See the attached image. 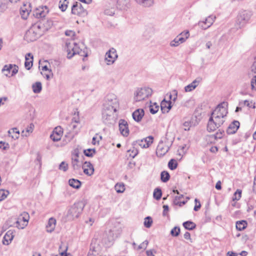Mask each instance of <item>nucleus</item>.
<instances>
[{
  "label": "nucleus",
  "instance_id": "f257e3e1",
  "mask_svg": "<svg viewBox=\"0 0 256 256\" xmlns=\"http://www.w3.org/2000/svg\"><path fill=\"white\" fill-rule=\"evenodd\" d=\"M42 28L40 24L36 23L26 31L24 38L28 42L34 41L42 34Z\"/></svg>",
  "mask_w": 256,
  "mask_h": 256
},
{
  "label": "nucleus",
  "instance_id": "f03ea898",
  "mask_svg": "<svg viewBox=\"0 0 256 256\" xmlns=\"http://www.w3.org/2000/svg\"><path fill=\"white\" fill-rule=\"evenodd\" d=\"M84 206V202L82 201H79L74 203L68 210V216H70L72 218H78L82 212Z\"/></svg>",
  "mask_w": 256,
  "mask_h": 256
},
{
  "label": "nucleus",
  "instance_id": "7ed1b4c3",
  "mask_svg": "<svg viewBox=\"0 0 256 256\" xmlns=\"http://www.w3.org/2000/svg\"><path fill=\"white\" fill-rule=\"evenodd\" d=\"M152 92V88H138L134 93V100L136 102H140L151 96Z\"/></svg>",
  "mask_w": 256,
  "mask_h": 256
},
{
  "label": "nucleus",
  "instance_id": "20e7f679",
  "mask_svg": "<svg viewBox=\"0 0 256 256\" xmlns=\"http://www.w3.org/2000/svg\"><path fill=\"white\" fill-rule=\"evenodd\" d=\"M250 13L243 11L240 12L237 17L236 26L237 28H241L245 26L250 18Z\"/></svg>",
  "mask_w": 256,
  "mask_h": 256
},
{
  "label": "nucleus",
  "instance_id": "39448f33",
  "mask_svg": "<svg viewBox=\"0 0 256 256\" xmlns=\"http://www.w3.org/2000/svg\"><path fill=\"white\" fill-rule=\"evenodd\" d=\"M118 101L116 94L110 93L106 96L104 106L116 110L118 107Z\"/></svg>",
  "mask_w": 256,
  "mask_h": 256
},
{
  "label": "nucleus",
  "instance_id": "423d86ee",
  "mask_svg": "<svg viewBox=\"0 0 256 256\" xmlns=\"http://www.w3.org/2000/svg\"><path fill=\"white\" fill-rule=\"evenodd\" d=\"M224 120L218 118L216 116H210L207 124V130L209 132H214L224 123Z\"/></svg>",
  "mask_w": 256,
  "mask_h": 256
},
{
  "label": "nucleus",
  "instance_id": "0eeeda50",
  "mask_svg": "<svg viewBox=\"0 0 256 256\" xmlns=\"http://www.w3.org/2000/svg\"><path fill=\"white\" fill-rule=\"evenodd\" d=\"M227 109L222 106V104H219L216 108L213 111L211 116H216L218 118L225 121V118L228 114Z\"/></svg>",
  "mask_w": 256,
  "mask_h": 256
},
{
  "label": "nucleus",
  "instance_id": "6e6552de",
  "mask_svg": "<svg viewBox=\"0 0 256 256\" xmlns=\"http://www.w3.org/2000/svg\"><path fill=\"white\" fill-rule=\"evenodd\" d=\"M66 50L67 52V58L69 59L71 58L74 55L78 54L79 52L78 48L80 46L76 42H73L66 43Z\"/></svg>",
  "mask_w": 256,
  "mask_h": 256
},
{
  "label": "nucleus",
  "instance_id": "1a4fd4ad",
  "mask_svg": "<svg viewBox=\"0 0 256 256\" xmlns=\"http://www.w3.org/2000/svg\"><path fill=\"white\" fill-rule=\"evenodd\" d=\"M189 36L188 31L182 32L170 42V46H177L180 44L184 43Z\"/></svg>",
  "mask_w": 256,
  "mask_h": 256
},
{
  "label": "nucleus",
  "instance_id": "9d476101",
  "mask_svg": "<svg viewBox=\"0 0 256 256\" xmlns=\"http://www.w3.org/2000/svg\"><path fill=\"white\" fill-rule=\"evenodd\" d=\"M72 13L80 16H84L87 15V11L79 2H76L72 7Z\"/></svg>",
  "mask_w": 256,
  "mask_h": 256
},
{
  "label": "nucleus",
  "instance_id": "9b49d317",
  "mask_svg": "<svg viewBox=\"0 0 256 256\" xmlns=\"http://www.w3.org/2000/svg\"><path fill=\"white\" fill-rule=\"evenodd\" d=\"M118 58V54L115 48H111L106 54L105 60L108 65L114 63Z\"/></svg>",
  "mask_w": 256,
  "mask_h": 256
},
{
  "label": "nucleus",
  "instance_id": "f8f14e48",
  "mask_svg": "<svg viewBox=\"0 0 256 256\" xmlns=\"http://www.w3.org/2000/svg\"><path fill=\"white\" fill-rule=\"evenodd\" d=\"M116 110L112 109V108H108L104 106L102 112V118L104 122L110 121L112 117L113 114L116 112Z\"/></svg>",
  "mask_w": 256,
  "mask_h": 256
},
{
  "label": "nucleus",
  "instance_id": "ddd939ff",
  "mask_svg": "<svg viewBox=\"0 0 256 256\" xmlns=\"http://www.w3.org/2000/svg\"><path fill=\"white\" fill-rule=\"evenodd\" d=\"M170 146L165 142H160L156 148V153L158 156H162L168 152Z\"/></svg>",
  "mask_w": 256,
  "mask_h": 256
},
{
  "label": "nucleus",
  "instance_id": "4468645a",
  "mask_svg": "<svg viewBox=\"0 0 256 256\" xmlns=\"http://www.w3.org/2000/svg\"><path fill=\"white\" fill-rule=\"evenodd\" d=\"M63 130L61 126H57L54 128L52 134L50 136V138L54 142H58L62 136Z\"/></svg>",
  "mask_w": 256,
  "mask_h": 256
},
{
  "label": "nucleus",
  "instance_id": "2eb2a0df",
  "mask_svg": "<svg viewBox=\"0 0 256 256\" xmlns=\"http://www.w3.org/2000/svg\"><path fill=\"white\" fill-rule=\"evenodd\" d=\"M119 130L120 134L124 136H127L129 134L128 124L126 120L120 119L119 120Z\"/></svg>",
  "mask_w": 256,
  "mask_h": 256
},
{
  "label": "nucleus",
  "instance_id": "dca6fc26",
  "mask_svg": "<svg viewBox=\"0 0 256 256\" xmlns=\"http://www.w3.org/2000/svg\"><path fill=\"white\" fill-rule=\"evenodd\" d=\"M48 12V8L46 6H42L36 9L34 15L37 18H44Z\"/></svg>",
  "mask_w": 256,
  "mask_h": 256
},
{
  "label": "nucleus",
  "instance_id": "f3484780",
  "mask_svg": "<svg viewBox=\"0 0 256 256\" xmlns=\"http://www.w3.org/2000/svg\"><path fill=\"white\" fill-rule=\"evenodd\" d=\"M84 170V172L89 176L93 174L94 172V168L92 164L90 162H85L82 166Z\"/></svg>",
  "mask_w": 256,
  "mask_h": 256
},
{
  "label": "nucleus",
  "instance_id": "a211bd4d",
  "mask_svg": "<svg viewBox=\"0 0 256 256\" xmlns=\"http://www.w3.org/2000/svg\"><path fill=\"white\" fill-rule=\"evenodd\" d=\"M240 122L237 120H234L232 122L226 129V132L228 134H234L236 132L240 127Z\"/></svg>",
  "mask_w": 256,
  "mask_h": 256
},
{
  "label": "nucleus",
  "instance_id": "6ab92c4d",
  "mask_svg": "<svg viewBox=\"0 0 256 256\" xmlns=\"http://www.w3.org/2000/svg\"><path fill=\"white\" fill-rule=\"evenodd\" d=\"M14 237V231L12 230H8L6 234H4L3 240H2V243L4 245H8L12 240H13Z\"/></svg>",
  "mask_w": 256,
  "mask_h": 256
},
{
  "label": "nucleus",
  "instance_id": "aec40b11",
  "mask_svg": "<svg viewBox=\"0 0 256 256\" xmlns=\"http://www.w3.org/2000/svg\"><path fill=\"white\" fill-rule=\"evenodd\" d=\"M144 112L142 108H138L134 110L132 114L134 120L136 122L141 121L144 116Z\"/></svg>",
  "mask_w": 256,
  "mask_h": 256
},
{
  "label": "nucleus",
  "instance_id": "412c9836",
  "mask_svg": "<svg viewBox=\"0 0 256 256\" xmlns=\"http://www.w3.org/2000/svg\"><path fill=\"white\" fill-rule=\"evenodd\" d=\"M202 78H196L192 82L188 84L184 88L185 92H190L195 89L201 82Z\"/></svg>",
  "mask_w": 256,
  "mask_h": 256
},
{
  "label": "nucleus",
  "instance_id": "4be33fe9",
  "mask_svg": "<svg viewBox=\"0 0 256 256\" xmlns=\"http://www.w3.org/2000/svg\"><path fill=\"white\" fill-rule=\"evenodd\" d=\"M33 56L30 53H28L26 54L25 56V62H24V66L25 68L29 70L32 66L33 64Z\"/></svg>",
  "mask_w": 256,
  "mask_h": 256
},
{
  "label": "nucleus",
  "instance_id": "5701e85b",
  "mask_svg": "<svg viewBox=\"0 0 256 256\" xmlns=\"http://www.w3.org/2000/svg\"><path fill=\"white\" fill-rule=\"evenodd\" d=\"M56 220L53 218L49 219L48 224L46 226V231L48 232H52L55 228Z\"/></svg>",
  "mask_w": 256,
  "mask_h": 256
},
{
  "label": "nucleus",
  "instance_id": "b1692460",
  "mask_svg": "<svg viewBox=\"0 0 256 256\" xmlns=\"http://www.w3.org/2000/svg\"><path fill=\"white\" fill-rule=\"evenodd\" d=\"M160 106L161 110L162 113L168 112L172 108L171 102L164 100L161 102Z\"/></svg>",
  "mask_w": 256,
  "mask_h": 256
},
{
  "label": "nucleus",
  "instance_id": "393cba45",
  "mask_svg": "<svg viewBox=\"0 0 256 256\" xmlns=\"http://www.w3.org/2000/svg\"><path fill=\"white\" fill-rule=\"evenodd\" d=\"M8 136L14 140L18 139L20 136V131L16 128L10 129L8 131Z\"/></svg>",
  "mask_w": 256,
  "mask_h": 256
},
{
  "label": "nucleus",
  "instance_id": "a878e982",
  "mask_svg": "<svg viewBox=\"0 0 256 256\" xmlns=\"http://www.w3.org/2000/svg\"><path fill=\"white\" fill-rule=\"evenodd\" d=\"M68 184L70 186L76 189L80 188L82 185L80 181L74 178L70 179Z\"/></svg>",
  "mask_w": 256,
  "mask_h": 256
},
{
  "label": "nucleus",
  "instance_id": "bb28decb",
  "mask_svg": "<svg viewBox=\"0 0 256 256\" xmlns=\"http://www.w3.org/2000/svg\"><path fill=\"white\" fill-rule=\"evenodd\" d=\"M78 158V154H75L72 158V164L74 170H78L80 166Z\"/></svg>",
  "mask_w": 256,
  "mask_h": 256
},
{
  "label": "nucleus",
  "instance_id": "cd10ccee",
  "mask_svg": "<svg viewBox=\"0 0 256 256\" xmlns=\"http://www.w3.org/2000/svg\"><path fill=\"white\" fill-rule=\"evenodd\" d=\"M128 1L127 0H118L116 2V8L125 10L128 8Z\"/></svg>",
  "mask_w": 256,
  "mask_h": 256
},
{
  "label": "nucleus",
  "instance_id": "c85d7f7f",
  "mask_svg": "<svg viewBox=\"0 0 256 256\" xmlns=\"http://www.w3.org/2000/svg\"><path fill=\"white\" fill-rule=\"evenodd\" d=\"M236 228L238 230H242L245 229L247 226V222L246 220H242L238 221L236 222Z\"/></svg>",
  "mask_w": 256,
  "mask_h": 256
},
{
  "label": "nucleus",
  "instance_id": "c756f323",
  "mask_svg": "<svg viewBox=\"0 0 256 256\" xmlns=\"http://www.w3.org/2000/svg\"><path fill=\"white\" fill-rule=\"evenodd\" d=\"M138 4L146 7H149L154 4V0H136Z\"/></svg>",
  "mask_w": 256,
  "mask_h": 256
},
{
  "label": "nucleus",
  "instance_id": "7c9ffc66",
  "mask_svg": "<svg viewBox=\"0 0 256 256\" xmlns=\"http://www.w3.org/2000/svg\"><path fill=\"white\" fill-rule=\"evenodd\" d=\"M184 227L188 230H193L196 228V224L192 221H186L182 224Z\"/></svg>",
  "mask_w": 256,
  "mask_h": 256
},
{
  "label": "nucleus",
  "instance_id": "2f4dec72",
  "mask_svg": "<svg viewBox=\"0 0 256 256\" xmlns=\"http://www.w3.org/2000/svg\"><path fill=\"white\" fill-rule=\"evenodd\" d=\"M32 90L34 93H40L42 89V84L40 82H38L34 83L32 86Z\"/></svg>",
  "mask_w": 256,
  "mask_h": 256
},
{
  "label": "nucleus",
  "instance_id": "473e14b6",
  "mask_svg": "<svg viewBox=\"0 0 256 256\" xmlns=\"http://www.w3.org/2000/svg\"><path fill=\"white\" fill-rule=\"evenodd\" d=\"M30 10L29 9H28L26 8V6H24L22 8H21L20 10V14L22 16V18L26 20L28 16L30 14Z\"/></svg>",
  "mask_w": 256,
  "mask_h": 256
},
{
  "label": "nucleus",
  "instance_id": "72a5a7b5",
  "mask_svg": "<svg viewBox=\"0 0 256 256\" xmlns=\"http://www.w3.org/2000/svg\"><path fill=\"white\" fill-rule=\"evenodd\" d=\"M170 178L169 173L166 171H162L160 174V180L164 182H167Z\"/></svg>",
  "mask_w": 256,
  "mask_h": 256
},
{
  "label": "nucleus",
  "instance_id": "f704fd0d",
  "mask_svg": "<svg viewBox=\"0 0 256 256\" xmlns=\"http://www.w3.org/2000/svg\"><path fill=\"white\" fill-rule=\"evenodd\" d=\"M150 110L151 114H156L159 109V106L156 102H150Z\"/></svg>",
  "mask_w": 256,
  "mask_h": 256
},
{
  "label": "nucleus",
  "instance_id": "c9c22d12",
  "mask_svg": "<svg viewBox=\"0 0 256 256\" xmlns=\"http://www.w3.org/2000/svg\"><path fill=\"white\" fill-rule=\"evenodd\" d=\"M12 68V64L5 65L2 69V72L6 76H8Z\"/></svg>",
  "mask_w": 256,
  "mask_h": 256
},
{
  "label": "nucleus",
  "instance_id": "e433bc0d",
  "mask_svg": "<svg viewBox=\"0 0 256 256\" xmlns=\"http://www.w3.org/2000/svg\"><path fill=\"white\" fill-rule=\"evenodd\" d=\"M115 190L118 193H122L125 190L124 185L122 183H118L115 185Z\"/></svg>",
  "mask_w": 256,
  "mask_h": 256
},
{
  "label": "nucleus",
  "instance_id": "4c0bfd02",
  "mask_svg": "<svg viewBox=\"0 0 256 256\" xmlns=\"http://www.w3.org/2000/svg\"><path fill=\"white\" fill-rule=\"evenodd\" d=\"M96 153V150L94 148H88L84 150V155L88 157H92Z\"/></svg>",
  "mask_w": 256,
  "mask_h": 256
},
{
  "label": "nucleus",
  "instance_id": "58836bf2",
  "mask_svg": "<svg viewBox=\"0 0 256 256\" xmlns=\"http://www.w3.org/2000/svg\"><path fill=\"white\" fill-rule=\"evenodd\" d=\"M162 195V192L160 188H158L154 189L153 194L154 198L156 200H158L161 198Z\"/></svg>",
  "mask_w": 256,
  "mask_h": 256
},
{
  "label": "nucleus",
  "instance_id": "ea45409f",
  "mask_svg": "<svg viewBox=\"0 0 256 256\" xmlns=\"http://www.w3.org/2000/svg\"><path fill=\"white\" fill-rule=\"evenodd\" d=\"M216 16H210L205 20L204 22L207 24L208 28H210L214 22Z\"/></svg>",
  "mask_w": 256,
  "mask_h": 256
},
{
  "label": "nucleus",
  "instance_id": "a19ab883",
  "mask_svg": "<svg viewBox=\"0 0 256 256\" xmlns=\"http://www.w3.org/2000/svg\"><path fill=\"white\" fill-rule=\"evenodd\" d=\"M116 8L115 7H111L110 8H106L104 10V14L106 15L112 16L115 14Z\"/></svg>",
  "mask_w": 256,
  "mask_h": 256
},
{
  "label": "nucleus",
  "instance_id": "79ce46f5",
  "mask_svg": "<svg viewBox=\"0 0 256 256\" xmlns=\"http://www.w3.org/2000/svg\"><path fill=\"white\" fill-rule=\"evenodd\" d=\"M168 166L171 170H175L178 166V162L176 160L171 159L168 163Z\"/></svg>",
  "mask_w": 256,
  "mask_h": 256
},
{
  "label": "nucleus",
  "instance_id": "37998d69",
  "mask_svg": "<svg viewBox=\"0 0 256 256\" xmlns=\"http://www.w3.org/2000/svg\"><path fill=\"white\" fill-rule=\"evenodd\" d=\"M68 2L66 1V0H64V1H62V0H60L59 2V8L60 9V10L62 12H64L68 6Z\"/></svg>",
  "mask_w": 256,
  "mask_h": 256
},
{
  "label": "nucleus",
  "instance_id": "c03bdc74",
  "mask_svg": "<svg viewBox=\"0 0 256 256\" xmlns=\"http://www.w3.org/2000/svg\"><path fill=\"white\" fill-rule=\"evenodd\" d=\"M242 190L238 189L234 194L232 200H238L242 197Z\"/></svg>",
  "mask_w": 256,
  "mask_h": 256
},
{
  "label": "nucleus",
  "instance_id": "a18cd8bd",
  "mask_svg": "<svg viewBox=\"0 0 256 256\" xmlns=\"http://www.w3.org/2000/svg\"><path fill=\"white\" fill-rule=\"evenodd\" d=\"M152 220L151 217L147 216L144 218V226L147 228H149L151 226L152 224Z\"/></svg>",
  "mask_w": 256,
  "mask_h": 256
},
{
  "label": "nucleus",
  "instance_id": "49530a36",
  "mask_svg": "<svg viewBox=\"0 0 256 256\" xmlns=\"http://www.w3.org/2000/svg\"><path fill=\"white\" fill-rule=\"evenodd\" d=\"M180 228L178 226L174 227L170 231V234L173 236H177L180 233Z\"/></svg>",
  "mask_w": 256,
  "mask_h": 256
},
{
  "label": "nucleus",
  "instance_id": "de8ad7c7",
  "mask_svg": "<svg viewBox=\"0 0 256 256\" xmlns=\"http://www.w3.org/2000/svg\"><path fill=\"white\" fill-rule=\"evenodd\" d=\"M224 130H219L215 134L212 135V136L214 138V139H220L222 138L224 134Z\"/></svg>",
  "mask_w": 256,
  "mask_h": 256
},
{
  "label": "nucleus",
  "instance_id": "09e8293b",
  "mask_svg": "<svg viewBox=\"0 0 256 256\" xmlns=\"http://www.w3.org/2000/svg\"><path fill=\"white\" fill-rule=\"evenodd\" d=\"M9 192L8 190H0V201H2L5 199Z\"/></svg>",
  "mask_w": 256,
  "mask_h": 256
},
{
  "label": "nucleus",
  "instance_id": "8fccbe9b",
  "mask_svg": "<svg viewBox=\"0 0 256 256\" xmlns=\"http://www.w3.org/2000/svg\"><path fill=\"white\" fill-rule=\"evenodd\" d=\"M41 74L43 75V76L47 80H50L51 78H52L53 74L52 72V70H50L49 72H47L46 73H42Z\"/></svg>",
  "mask_w": 256,
  "mask_h": 256
},
{
  "label": "nucleus",
  "instance_id": "3c124183",
  "mask_svg": "<svg viewBox=\"0 0 256 256\" xmlns=\"http://www.w3.org/2000/svg\"><path fill=\"white\" fill-rule=\"evenodd\" d=\"M59 169L64 172H66L68 169V164L64 162H62L60 164Z\"/></svg>",
  "mask_w": 256,
  "mask_h": 256
},
{
  "label": "nucleus",
  "instance_id": "603ef678",
  "mask_svg": "<svg viewBox=\"0 0 256 256\" xmlns=\"http://www.w3.org/2000/svg\"><path fill=\"white\" fill-rule=\"evenodd\" d=\"M78 54L84 57H87L88 56L87 48H84V49H80Z\"/></svg>",
  "mask_w": 256,
  "mask_h": 256
},
{
  "label": "nucleus",
  "instance_id": "864d4df0",
  "mask_svg": "<svg viewBox=\"0 0 256 256\" xmlns=\"http://www.w3.org/2000/svg\"><path fill=\"white\" fill-rule=\"evenodd\" d=\"M154 138L152 136H149L146 137V138H144V141H146V146L148 148L152 143V140Z\"/></svg>",
  "mask_w": 256,
  "mask_h": 256
},
{
  "label": "nucleus",
  "instance_id": "5fc2aeb1",
  "mask_svg": "<svg viewBox=\"0 0 256 256\" xmlns=\"http://www.w3.org/2000/svg\"><path fill=\"white\" fill-rule=\"evenodd\" d=\"M192 126V122L190 120L185 121L183 124V126L184 127V130H188L190 128V127Z\"/></svg>",
  "mask_w": 256,
  "mask_h": 256
},
{
  "label": "nucleus",
  "instance_id": "6e6d98bb",
  "mask_svg": "<svg viewBox=\"0 0 256 256\" xmlns=\"http://www.w3.org/2000/svg\"><path fill=\"white\" fill-rule=\"evenodd\" d=\"M194 202H196V205L194 207V211H198V210L201 207V204H200V202L197 198L195 199Z\"/></svg>",
  "mask_w": 256,
  "mask_h": 256
},
{
  "label": "nucleus",
  "instance_id": "4d7b16f0",
  "mask_svg": "<svg viewBox=\"0 0 256 256\" xmlns=\"http://www.w3.org/2000/svg\"><path fill=\"white\" fill-rule=\"evenodd\" d=\"M252 89L256 90V76H255L251 80Z\"/></svg>",
  "mask_w": 256,
  "mask_h": 256
},
{
  "label": "nucleus",
  "instance_id": "13d9d810",
  "mask_svg": "<svg viewBox=\"0 0 256 256\" xmlns=\"http://www.w3.org/2000/svg\"><path fill=\"white\" fill-rule=\"evenodd\" d=\"M9 148V144L2 141L0 142V148L6 150Z\"/></svg>",
  "mask_w": 256,
  "mask_h": 256
},
{
  "label": "nucleus",
  "instance_id": "bf43d9fd",
  "mask_svg": "<svg viewBox=\"0 0 256 256\" xmlns=\"http://www.w3.org/2000/svg\"><path fill=\"white\" fill-rule=\"evenodd\" d=\"M148 241L145 240L142 244H140L138 246V250H140L142 248L146 249L148 244Z\"/></svg>",
  "mask_w": 256,
  "mask_h": 256
},
{
  "label": "nucleus",
  "instance_id": "052dcab7",
  "mask_svg": "<svg viewBox=\"0 0 256 256\" xmlns=\"http://www.w3.org/2000/svg\"><path fill=\"white\" fill-rule=\"evenodd\" d=\"M198 25L203 30H206L208 28V26L205 24L204 21H200L198 22Z\"/></svg>",
  "mask_w": 256,
  "mask_h": 256
},
{
  "label": "nucleus",
  "instance_id": "680f3d73",
  "mask_svg": "<svg viewBox=\"0 0 256 256\" xmlns=\"http://www.w3.org/2000/svg\"><path fill=\"white\" fill-rule=\"evenodd\" d=\"M12 76L15 75L18 73V67L16 65H12Z\"/></svg>",
  "mask_w": 256,
  "mask_h": 256
},
{
  "label": "nucleus",
  "instance_id": "e2e57ef3",
  "mask_svg": "<svg viewBox=\"0 0 256 256\" xmlns=\"http://www.w3.org/2000/svg\"><path fill=\"white\" fill-rule=\"evenodd\" d=\"M34 128V125L32 124H30V126H28L26 128V130L28 132V134H30V133H32L33 131Z\"/></svg>",
  "mask_w": 256,
  "mask_h": 256
},
{
  "label": "nucleus",
  "instance_id": "0e129e2a",
  "mask_svg": "<svg viewBox=\"0 0 256 256\" xmlns=\"http://www.w3.org/2000/svg\"><path fill=\"white\" fill-rule=\"evenodd\" d=\"M80 122V118L78 116V112H77V115L75 116L72 120V123H78Z\"/></svg>",
  "mask_w": 256,
  "mask_h": 256
},
{
  "label": "nucleus",
  "instance_id": "69168bd1",
  "mask_svg": "<svg viewBox=\"0 0 256 256\" xmlns=\"http://www.w3.org/2000/svg\"><path fill=\"white\" fill-rule=\"evenodd\" d=\"M44 24H46V28H50L53 25V21L50 19H48L47 20L46 23Z\"/></svg>",
  "mask_w": 256,
  "mask_h": 256
},
{
  "label": "nucleus",
  "instance_id": "338daca9",
  "mask_svg": "<svg viewBox=\"0 0 256 256\" xmlns=\"http://www.w3.org/2000/svg\"><path fill=\"white\" fill-rule=\"evenodd\" d=\"M163 208H164V210H163L162 214H163V216H166L167 215L168 212L169 210L168 206V205H164Z\"/></svg>",
  "mask_w": 256,
  "mask_h": 256
},
{
  "label": "nucleus",
  "instance_id": "774afa93",
  "mask_svg": "<svg viewBox=\"0 0 256 256\" xmlns=\"http://www.w3.org/2000/svg\"><path fill=\"white\" fill-rule=\"evenodd\" d=\"M251 70L252 72L256 74V58H255L251 66Z\"/></svg>",
  "mask_w": 256,
  "mask_h": 256
}]
</instances>
